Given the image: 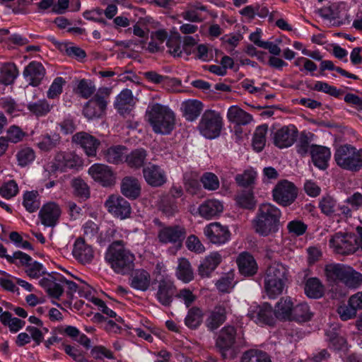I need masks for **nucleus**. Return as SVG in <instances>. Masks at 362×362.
Returning a JSON list of instances; mask_svg holds the SVG:
<instances>
[{
  "label": "nucleus",
  "mask_w": 362,
  "mask_h": 362,
  "mask_svg": "<svg viewBox=\"0 0 362 362\" xmlns=\"http://www.w3.org/2000/svg\"><path fill=\"white\" fill-rule=\"evenodd\" d=\"M108 241L113 240L105 253V260L110 268L117 274L125 275L134 269L135 256L126 247L127 243L123 240H118L121 235L114 228L107 230Z\"/></svg>",
  "instance_id": "obj_1"
},
{
  "label": "nucleus",
  "mask_w": 362,
  "mask_h": 362,
  "mask_svg": "<svg viewBox=\"0 0 362 362\" xmlns=\"http://www.w3.org/2000/svg\"><path fill=\"white\" fill-rule=\"evenodd\" d=\"M281 211L270 203L261 204L257 210L252 223L255 231L267 237L277 233L281 226Z\"/></svg>",
  "instance_id": "obj_2"
},
{
  "label": "nucleus",
  "mask_w": 362,
  "mask_h": 362,
  "mask_svg": "<svg viewBox=\"0 0 362 362\" xmlns=\"http://www.w3.org/2000/svg\"><path fill=\"white\" fill-rule=\"evenodd\" d=\"M146 117L156 134H168L174 129L175 113L168 106L153 104L146 111Z\"/></svg>",
  "instance_id": "obj_3"
},
{
  "label": "nucleus",
  "mask_w": 362,
  "mask_h": 362,
  "mask_svg": "<svg viewBox=\"0 0 362 362\" xmlns=\"http://www.w3.org/2000/svg\"><path fill=\"white\" fill-rule=\"evenodd\" d=\"M288 269L281 263L274 262L266 271L264 287L269 298L281 295L288 281Z\"/></svg>",
  "instance_id": "obj_4"
},
{
  "label": "nucleus",
  "mask_w": 362,
  "mask_h": 362,
  "mask_svg": "<svg viewBox=\"0 0 362 362\" xmlns=\"http://www.w3.org/2000/svg\"><path fill=\"white\" fill-rule=\"evenodd\" d=\"M223 126L221 113L213 110H206L202 115L198 125L200 134L206 139H213L219 136Z\"/></svg>",
  "instance_id": "obj_5"
},
{
  "label": "nucleus",
  "mask_w": 362,
  "mask_h": 362,
  "mask_svg": "<svg viewBox=\"0 0 362 362\" xmlns=\"http://www.w3.org/2000/svg\"><path fill=\"white\" fill-rule=\"evenodd\" d=\"M154 223L159 226L157 238L160 243L173 244L178 248L182 247L187 235L185 227L180 225L166 226L158 219H155Z\"/></svg>",
  "instance_id": "obj_6"
},
{
  "label": "nucleus",
  "mask_w": 362,
  "mask_h": 362,
  "mask_svg": "<svg viewBox=\"0 0 362 362\" xmlns=\"http://www.w3.org/2000/svg\"><path fill=\"white\" fill-rule=\"evenodd\" d=\"M111 89L100 88L94 96L83 107V114L88 119L100 117L105 112Z\"/></svg>",
  "instance_id": "obj_7"
},
{
  "label": "nucleus",
  "mask_w": 362,
  "mask_h": 362,
  "mask_svg": "<svg viewBox=\"0 0 362 362\" xmlns=\"http://www.w3.org/2000/svg\"><path fill=\"white\" fill-rule=\"evenodd\" d=\"M360 149L345 144L339 146L334 153V160L339 167L344 170L357 172L358 165Z\"/></svg>",
  "instance_id": "obj_8"
},
{
  "label": "nucleus",
  "mask_w": 362,
  "mask_h": 362,
  "mask_svg": "<svg viewBox=\"0 0 362 362\" xmlns=\"http://www.w3.org/2000/svg\"><path fill=\"white\" fill-rule=\"evenodd\" d=\"M329 246L333 250L341 255H349L358 249L357 235L354 233H337L329 241Z\"/></svg>",
  "instance_id": "obj_9"
},
{
  "label": "nucleus",
  "mask_w": 362,
  "mask_h": 362,
  "mask_svg": "<svg viewBox=\"0 0 362 362\" xmlns=\"http://www.w3.org/2000/svg\"><path fill=\"white\" fill-rule=\"evenodd\" d=\"M297 194L296 186L286 180L279 181L272 190L273 199L283 206L291 205L296 199Z\"/></svg>",
  "instance_id": "obj_10"
},
{
  "label": "nucleus",
  "mask_w": 362,
  "mask_h": 362,
  "mask_svg": "<svg viewBox=\"0 0 362 362\" xmlns=\"http://www.w3.org/2000/svg\"><path fill=\"white\" fill-rule=\"evenodd\" d=\"M158 284L156 298L157 300L163 306H170L173 302V298L176 295V286L172 278L168 275H161L159 279H156Z\"/></svg>",
  "instance_id": "obj_11"
},
{
  "label": "nucleus",
  "mask_w": 362,
  "mask_h": 362,
  "mask_svg": "<svg viewBox=\"0 0 362 362\" xmlns=\"http://www.w3.org/2000/svg\"><path fill=\"white\" fill-rule=\"evenodd\" d=\"M107 211L120 219L129 217L132 208L130 204L119 195L112 194L105 202Z\"/></svg>",
  "instance_id": "obj_12"
},
{
  "label": "nucleus",
  "mask_w": 362,
  "mask_h": 362,
  "mask_svg": "<svg viewBox=\"0 0 362 362\" xmlns=\"http://www.w3.org/2000/svg\"><path fill=\"white\" fill-rule=\"evenodd\" d=\"M298 136V129L293 125L284 126L272 134L274 144L279 148H284L291 146Z\"/></svg>",
  "instance_id": "obj_13"
},
{
  "label": "nucleus",
  "mask_w": 362,
  "mask_h": 362,
  "mask_svg": "<svg viewBox=\"0 0 362 362\" xmlns=\"http://www.w3.org/2000/svg\"><path fill=\"white\" fill-rule=\"evenodd\" d=\"M204 234L212 244L223 245L230 239V232L227 226L218 222H213L206 226Z\"/></svg>",
  "instance_id": "obj_14"
},
{
  "label": "nucleus",
  "mask_w": 362,
  "mask_h": 362,
  "mask_svg": "<svg viewBox=\"0 0 362 362\" xmlns=\"http://www.w3.org/2000/svg\"><path fill=\"white\" fill-rule=\"evenodd\" d=\"M88 174L103 187H112L116 182V176L112 170L105 164L92 165L88 169Z\"/></svg>",
  "instance_id": "obj_15"
},
{
  "label": "nucleus",
  "mask_w": 362,
  "mask_h": 362,
  "mask_svg": "<svg viewBox=\"0 0 362 362\" xmlns=\"http://www.w3.org/2000/svg\"><path fill=\"white\" fill-rule=\"evenodd\" d=\"M63 281L65 278L61 274H52L41 279L39 284L50 297L59 299L64 293Z\"/></svg>",
  "instance_id": "obj_16"
},
{
  "label": "nucleus",
  "mask_w": 362,
  "mask_h": 362,
  "mask_svg": "<svg viewBox=\"0 0 362 362\" xmlns=\"http://www.w3.org/2000/svg\"><path fill=\"white\" fill-rule=\"evenodd\" d=\"M81 158L73 152H59L55 155L53 165L56 170L66 172L82 165Z\"/></svg>",
  "instance_id": "obj_17"
},
{
  "label": "nucleus",
  "mask_w": 362,
  "mask_h": 362,
  "mask_svg": "<svg viewBox=\"0 0 362 362\" xmlns=\"http://www.w3.org/2000/svg\"><path fill=\"white\" fill-rule=\"evenodd\" d=\"M143 175L146 183L153 187H158L167 182L165 171L159 165L149 163L143 168Z\"/></svg>",
  "instance_id": "obj_18"
},
{
  "label": "nucleus",
  "mask_w": 362,
  "mask_h": 362,
  "mask_svg": "<svg viewBox=\"0 0 362 362\" xmlns=\"http://www.w3.org/2000/svg\"><path fill=\"white\" fill-rule=\"evenodd\" d=\"M61 214L59 206L55 202H50L42 206L39 212V217L44 226L54 227L57 224Z\"/></svg>",
  "instance_id": "obj_19"
},
{
  "label": "nucleus",
  "mask_w": 362,
  "mask_h": 362,
  "mask_svg": "<svg viewBox=\"0 0 362 362\" xmlns=\"http://www.w3.org/2000/svg\"><path fill=\"white\" fill-rule=\"evenodd\" d=\"M74 257L80 263H90L94 258V251L91 245L87 244L83 238L76 240L72 250Z\"/></svg>",
  "instance_id": "obj_20"
},
{
  "label": "nucleus",
  "mask_w": 362,
  "mask_h": 362,
  "mask_svg": "<svg viewBox=\"0 0 362 362\" xmlns=\"http://www.w3.org/2000/svg\"><path fill=\"white\" fill-rule=\"evenodd\" d=\"M248 315L257 324L272 325L274 322V310L269 303L257 306L255 309L250 310Z\"/></svg>",
  "instance_id": "obj_21"
},
{
  "label": "nucleus",
  "mask_w": 362,
  "mask_h": 362,
  "mask_svg": "<svg viewBox=\"0 0 362 362\" xmlns=\"http://www.w3.org/2000/svg\"><path fill=\"white\" fill-rule=\"evenodd\" d=\"M72 139L81 146L88 156H95L100 144L98 139L84 132L76 133Z\"/></svg>",
  "instance_id": "obj_22"
},
{
  "label": "nucleus",
  "mask_w": 362,
  "mask_h": 362,
  "mask_svg": "<svg viewBox=\"0 0 362 362\" xmlns=\"http://www.w3.org/2000/svg\"><path fill=\"white\" fill-rule=\"evenodd\" d=\"M46 74L43 65L38 62H30L24 69L23 75L29 85L37 86Z\"/></svg>",
  "instance_id": "obj_23"
},
{
  "label": "nucleus",
  "mask_w": 362,
  "mask_h": 362,
  "mask_svg": "<svg viewBox=\"0 0 362 362\" xmlns=\"http://www.w3.org/2000/svg\"><path fill=\"white\" fill-rule=\"evenodd\" d=\"M227 308L224 304H219L209 311L205 322L206 327L214 331L218 329L226 320Z\"/></svg>",
  "instance_id": "obj_24"
},
{
  "label": "nucleus",
  "mask_w": 362,
  "mask_h": 362,
  "mask_svg": "<svg viewBox=\"0 0 362 362\" xmlns=\"http://www.w3.org/2000/svg\"><path fill=\"white\" fill-rule=\"evenodd\" d=\"M236 331L233 326H226L220 331L216 345L225 356L224 352L230 349L235 341Z\"/></svg>",
  "instance_id": "obj_25"
},
{
  "label": "nucleus",
  "mask_w": 362,
  "mask_h": 362,
  "mask_svg": "<svg viewBox=\"0 0 362 362\" xmlns=\"http://www.w3.org/2000/svg\"><path fill=\"white\" fill-rule=\"evenodd\" d=\"M122 194L131 199H136L141 194V185L139 180L133 176H126L121 181Z\"/></svg>",
  "instance_id": "obj_26"
},
{
  "label": "nucleus",
  "mask_w": 362,
  "mask_h": 362,
  "mask_svg": "<svg viewBox=\"0 0 362 362\" xmlns=\"http://www.w3.org/2000/svg\"><path fill=\"white\" fill-rule=\"evenodd\" d=\"M237 264L241 274L245 276L255 275L257 272V264L254 257L247 252H242L237 258Z\"/></svg>",
  "instance_id": "obj_27"
},
{
  "label": "nucleus",
  "mask_w": 362,
  "mask_h": 362,
  "mask_svg": "<svg viewBox=\"0 0 362 362\" xmlns=\"http://www.w3.org/2000/svg\"><path fill=\"white\" fill-rule=\"evenodd\" d=\"M310 155L314 165L321 170L326 169L331 156L329 148L321 146H313Z\"/></svg>",
  "instance_id": "obj_28"
},
{
  "label": "nucleus",
  "mask_w": 362,
  "mask_h": 362,
  "mask_svg": "<svg viewBox=\"0 0 362 362\" xmlns=\"http://www.w3.org/2000/svg\"><path fill=\"white\" fill-rule=\"evenodd\" d=\"M226 116L230 122L240 126L247 125L253 119L250 114L245 112L238 105L230 106L228 110Z\"/></svg>",
  "instance_id": "obj_29"
},
{
  "label": "nucleus",
  "mask_w": 362,
  "mask_h": 362,
  "mask_svg": "<svg viewBox=\"0 0 362 362\" xmlns=\"http://www.w3.org/2000/svg\"><path fill=\"white\" fill-rule=\"evenodd\" d=\"M82 231L83 235V238H86L89 241H95L102 243L108 240L109 238L107 234L105 238L102 236L99 226L91 220H88L83 223L82 226Z\"/></svg>",
  "instance_id": "obj_30"
},
{
  "label": "nucleus",
  "mask_w": 362,
  "mask_h": 362,
  "mask_svg": "<svg viewBox=\"0 0 362 362\" xmlns=\"http://www.w3.org/2000/svg\"><path fill=\"white\" fill-rule=\"evenodd\" d=\"M221 262V256L218 252H212L206 256L199 267L198 272L202 277H209Z\"/></svg>",
  "instance_id": "obj_31"
},
{
  "label": "nucleus",
  "mask_w": 362,
  "mask_h": 362,
  "mask_svg": "<svg viewBox=\"0 0 362 362\" xmlns=\"http://www.w3.org/2000/svg\"><path fill=\"white\" fill-rule=\"evenodd\" d=\"M293 309V303L291 297L281 298L275 306V317L281 320H289Z\"/></svg>",
  "instance_id": "obj_32"
},
{
  "label": "nucleus",
  "mask_w": 362,
  "mask_h": 362,
  "mask_svg": "<svg viewBox=\"0 0 362 362\" xmlns=\"http://www.w3.org/2000/svg\"><path fill=\"white\" fill-rule=\"evenodd\" d=\"M223 209V206L221 202L216 199H209L199 206V213L202 217L210 219L220 214Z\"/></svg>",
  "instance_id": "obj_33"
},
{
  "label": "nucleus",
  "mask_w": 362,
  "mask_h": 362,
  "mask_svg": "<svg viewBox=\"0 0 362 362\" xmlns=\"http://www.w3.org/2000/svg\"><path fill=\"white\" fill-rule=\"evenodd\" d=\"M203 104L197 100H187L181 105L183 115L189 121L195 120L201 114Z\"/></svg>",
  "instance_id": "obj_34"
},
{
  "label": "nucleus",
  "mask_w": 362,
  "mask_h": 362,
  "mask_svg": "<svg viewBox=\"0 0 362 362\" xmlns=\"http://www.w3.org/2000/svg\"><path fill=\"white\" fill-rule=\"evenodd\" d=\"M127 148L124 146H112L103 152L104 159L112 164H119L125 160Z\"/></svg>",
  "instance_id": "obj_35"
},
{
  "label": "nucleus",
  "mask_w": 362,
  "mask_h": 362,
  "mask_svg": "<svg viewBox=\"0 0 362 362\" xmlns=\"http://www.w3.org/2000/svg\"><path fill=\"white\" fill-rule=\"evenodd\" d=\"M131 286L135 289L145 291L151 285L150 274L144 269L136 270L131 277Z\"/></svg>",
  "instance_id": "obj_36"
},
{
  "label": "nucleus",
  "mask_w": 362,
  "mask_h": 362,
  "mask_svg": "<svg viewBox=\"0 0 362 362\" xmlns=\"http://www.w3.org/2000/svg\"><path fill=\"white\" fill-rule=\"evenodd\" d=\"M347 265L341 264H329L325 266V274L327 280L329 283L337 284L341 282L344 274H346V270Z\"/></svg>",
  "instance_id": "obj_37"
},
{
  "label": "nucleus",
  "mask_w": 362,
  "mask_h": 362,
  "mask_svg": "<svg viewBox=\"0 0 362 362\" xmlns=\"http://www.w3.org/2000/svg\"><path fill=\"white\" fill-rule=\"evenodd\" d=\"M115 106L120 114L127 113L133 106L132 92L129 89L121 91L116 98Z\"/></svg>",
  "instance_id": "obj_38"
},
{
  "label": "nucleus",
  "mask_w": 362,
  "mask_h": 362,
  "mask_svg": "<svg viewBox=\"0 0 362 362\" xmlns=\"http://www.w3.org/2000/svg\"><path fill=\"white\" fill-rule=\"evenodd\" d=\"M60 141L61 137L58 134H46L40 136L36 146L40 151L48 152L56 148Z\"/></svg>",
  "instance_id": "obj_39"
},
{
  "label": "nucleus",
  "mask_w": 362,
  "mask_h": 362,
  "mask_svg": "<svg viewBox=\"0 0 362 362\" xmlns=\"http://www.w3.org/2000/svg\"><path fill=\"white\" fill-rule=\"evenodd\" d=\"M178 279L188 283L194 279V272L189 260L186 258L178 259V265L176 271Z\"/></svg>",
  "instance_id": "obj_40"
},
{
  "label": "nucleus",
  "mask_w": 362,
  "mask_h": 362,
  "mask_svg": "<svg viewBox=\"0 0 362 362\" xmlns=\"http://www.w3.org/2000/svg\"><path fill=\"white\" fill-rule=\"evenodd\" d=\"M147 153L144 148H137L132 151L129 154L126 153L125 162L132 168H140L144 164Z\"/></svg>",
  "instance_id": "obj_41"
},
{
  "label": "nucleus",
  "mask_w": 362,
  "mask_h": 362,
  "mask_svg": "<svg viewBox=\"0 0 362 362\" xmlns=\"http://www.w3.org/2000/svg\"><path fill=\"white\" fill-rule=\"evenodd\" d=\"M18 75L16 66L13 63H6L0 68V83L4 85L12 84Z\"/></svg>",
  "instance_id": "obj_42"
},
{
  "label": "nucleus",
  "mask_w": 362,
  "mask_h": 362,
  "mask_svg": "<svg viewBox=\"0 0 362 362\" xmlns=\"http://www.w3.org/2000/svg\"><path fill=\"white\" fill-rule=\"evenodd\" d=\"M204 313L198 307L191 308L185 318V325L192 329H195L200 326L203 321Z\"/></svg>",
  "instance_id": "obj_43"
},
{
  "label": "nucleus",
  "mask_w": 362,
  "mask_h": 362,
  "mask_svg": "<svg viewBox=\"0 0 362 362\" xmlns=\"http://www.w3.org/2000/svg\"><path fill=\"white\" fill-rule=\"evenodd\" d=\"M18 165L25 167L33 163L35 159V152L33 148L28 146H21L16 155Z\"/></svg>",
  "instance_id": "obj_44"
},
{
  "label": "nucleus",
  "mask_w": 362,
  "mask_h": 362,
  "mask_svg": "<svg viewBox=\"0 0 362 362\" xmlns=\"http://www.w3.org/2000/svg\"><path fill=\"white\" fill-rule=\"evenodd\" d=\"M305 293L309 298H319L323 295L324 287L318 279L310 278L305 283Z\"/></svg>",
  "instance_id": "obj_45"
},
{
  "label": "nucleus",
  "mask_w": 362,
  "mask_h": 362,
  "mask_svg": "<svg viewBox=\"0 0 362 362\" xmlns=\"http://www.w3.org/2000/svg\"><path fill=\"white\" fill-rule=\"evenodd\" d=\"M267 131V124L260 125L256 128L252 138V146L257 152L262 151L265 146Z\"/></svg>",
  "instance_id": "obj_46"
},
{
  "label": "nucleus",
  "mask_w": 362,
  "mask_h": 362,
  "mask_svg": "<svg viewBox=\"0 0 362 362\" xmlns=\"http://www.w3.org/2000/svg\"><path fill=\"white\" fill-rule=\"evenodd\" d=\"M346 274L342 279V283L347 287L351 288H356L362 284V274L352 267L348 266L346 270Z\"/></svg>",
  "instance_id": "obj_47"
},
{
  "label": "nucleus",
  "mask_w": 362,
  "mask_h": 362,
  "mask_svg": "<svg viewBox=\"0 0 362 362\" xmlns=\"http://www.w3.org/2000/svg\"><path fill=\"white\" fill-rule=\"evenodd\" d=\"M312 313L307 303H299L293 307L290 321L306 322L311 319Z\"/></svg>",
  "instance_id": "obj_48"
},
{
  "label": "nucleus",
  "mask_w": 362,
  "mask_h": 362,
  "mask_svg": "<svg viewBox=\"0 0 362 362\" xmlns=\"http://www.w3.org/2000/svg\"><path fill=\"white\" fill-rule=\"evenodd\" d=\"M27 108L36 117H43L51 111L52 106L45 99H43L37 102L29 103L27 105Z\"/></svg>",
  "instance_id": "obj_49"
},
{
  "label": "nucleus",
  "mask_w": 362,
  "mask_h": 362,
  "mask_svg": "<svg viewBox=\"0 0 362 362\" xmlns=\"http://www.w3.org/2000/svg\"><path fill=\"white\" fill-rule=\"evenodd\" d=\"M206 10V6L197 3L194 5H189L187 8L181 14V16L187 21L192 22H201L202 21V17L199 14L198 11H205Z\"/></svg>",
  "instance_id": "obj_50"
},
{
  "label": "nucleus",
  "mask_w": 362,
  "mask_h": 362,
  "mask_svg": "<svg viewBox=\"0 0 362 362\" xmlns=\"http://www.w3.org/2000/svg\"><path fill=\"white\" fill-rule=\"evenodd\" d=\"M242 362H271V360L266 352L257 349H250L244 353Z\"/></svg>",
  "instance_id": "obj_51"
},
{
  "label": "nucleus",
  "mask_w": 362,
  "mask_h": 362,
  "mask_svg": "<svg viewBox=\"0 0 362 362\" xmlns=\"http://www.w3.org/2000/svg\"><path fill=\"white\" fill-rule=\"evenodd\" d=\"M37 197L38 193L36 191L25 193L23 204L28 212H34L40 208V202Z\"/></svg>",
  "instance_id": "obj_52"
},
{
  "label": "nucleus",
  "mask_w": 362,
  "mask_h": 362,
  "mask_svg": "<svg viewBox=\"0 0 362 362\" xmlns=\"http://www.w3.org/2000/svg\"><path fill=\"white\" fill-rule=\"evenodd\" d=\"M95 91V86L90 80L81 79L78 81L76 93L85 99L89 98Z\"/></svg>",
  "instance_id": "obj_53"
},
{
  "label": "nucleus",
  "mask_w": 362,
  "mask_h": 362,
  "mask_svg": "<svg viewBox=\"0 0 362 362\" xmlns=\"http://www.w3.org/2000/svg\"><path fill=\"white\" fill-rule=\"evenodd\" d=\"M256 177V171L253 169H247L243 173L235 176V181L240 186L248 187L254 184Z\"/></svg>",
  "instance_id": "obj_54"
},
{
  "label": "nucleus",
  "mask_w": 362,
  "mask_h": 362,
  "mask_svg": "<svg viewBox=\"0 0 362 362\" xmlns=\"http://www.w3.org/2000/svg\"><path fill=\"white\" fill-rule=\"evenodd\" d=\"M6 135V138L8 140V143L18 144L23 140L26 133L18 126L11 125L7 129Z\"/></svg>",
  "instance_id": "obj_55"
},
{
  "label": "nucleus",
  "mask_w": 362,
  "mask_h": 362,
  "mask_svg": "<svg viewBox=\"0 0 362 362\" xmlns=\"http://www.w3.org/2000/svg\"><path fill=\"white\" fill-rule=\"evenodd\" d=\"M319 207L323 214L332 215L336 211L337 202L332 197L325 195L320 199Z\"/></svg>",
  "instance_id": "obj_56"
},
{
  "label": "nucleus",
  "mask_w": 362,
  "mask_h": 362,
  "mask_svg": "<svg viewBox=\"0 0 362 362\" xmlns=\"http://www.w3.org/2000/svg\"><path fill=\"white\" fill-rule=\"evenodd\" d=\"M71 186L74 188V193L76 196L87 199L90 196V189L88 185L81 178L73 180Z\"/></svg>",
  "instance_id": "obj_57"
},
{
  "label": "nucleus",
  "mask_w": 362,
  "mask_h": 362,
  "mask_svg": "<svg viewBox=\"0 0 362 362\" xmlns=\"http://www.w3.org/2000/svg\"><path fill=\"white\" fill-rule=\"evenodd\" d=\"M203 187L208 190H216L219 187L218 177L212 173H205L201 177Z\"/></svg>",
  "instance_id": "obj_58"
},
{
  "label": "nucleus",
  "mask_w": 362,
  "mask_h": 362,
  "mask_svg": "<svg viewBox=\"0 0 362 362\" xmlns=\"http://www.w3.org/2000/svg\"><path fill=\"white\" fill-rule=\"evenodd\" d=\"M313 89L317 91L323 92L336 98L339 97L343 93L342 90L337 89L336 87L330 86L327 83L323 81H317L313 87Z\"/></svg>",
  "instance_id": "obj_59"
},
{
  "label": "nucleus",
  "mask_w": 362,
  "mask_h": 362,
  "mask_svg": "<svg viewBox=\"0 0 362 362\" xmlns=\"http://www.w3.org/2000/svg\"><path fill=\"white\" fill-rule=\"evenodd\" d=\"M217 289L222 293H228L234 286L233 274H227L216 283Z\"/></svg>",
  "instance_id": "obj_60"
},
{
  "label": "nucleus",
  "mask_w": 362,
  "mask_h": 362,
  "mask_svg": "<svg viewBox=\"0 0 362 362\" xmlns=\"http://www.w3.org/2000/svg\"><path fill=\"white\" fill-rule=\"evenodd\" d=\"M65 83L66 81L62 77L54 78L47 93V98L54 99L58 97L62 93L63 86Z\"/></svg>",
  "instance_id": "obj_61"
},
{
  "label": "nucleus",
  "mask_w": 362,
  "mask_h": 362,
  "mask_svg": "<svg viewBox=\"0 0 362 362\" xmlns=\"http://www.w3.org/2000/svg\"><path fill=\"white\" fill-rule=\"evenodd\" d=\"M25 272L32 279H38L46 273L43 265L36 261L30 262L25 268Z\"/></svg>",
  "instance_id": "obj_62"
},
{
  "label": "nucleus",
  "mask_w": 362,
  "mask_h": 362,
  "mask_svg": "<svg viewBox=\"0 0 362 362\" xmlns=\"http://www.w3.org/2000/svg\"><path fill=\"white\" fill-rule=\"evenodd\" d=\"M287 229L293 235L300 236L305 233L307 225L300 220H293L288 223Z\"/></svg>",
  "instance_id": "obj_63"
},
{
  "label": "nucleus",
  "mask_w": 362,
  "mask_h": 362,
  "mask_svg": "<svg viewBox=\"0 0 362 362\" xmlns=\"http://www.w3.org/2000/svg\"><path fill=\"white\" fill-rule=\"evenodd\" d=\"M18 191V185L14 180H10L4 183L0 187V194L6 199H10L16 195Z\"/></svg>",
  "instance_id": "obj_64"
}]
</instances>
